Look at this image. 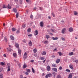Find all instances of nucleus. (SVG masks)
Masks as SVG:
<instances>
[{
  "label": "nucleus",
  "mask_w": 78,
  "mask_h": 78,
  "mask_svg": "<svg viewBox=\"0 0 78 78\" xmlns=\"http://www.w3.org/2000/svg\"><path fill=\"white\" fill-rule=\"evenodd\" d=\"M3 56L4 57H5V58H6V55L5 54H4Z\"/></svg>",
  "instance_id": "nucleus-59"
},
{
  "label": "nucleus",
  "mask_w": 78,
  "mask_h": 78,
  "mask_svg": "<svg viewBox=\"0 0 78 78\" xmlns=\"http://www.w3.org/2000/svg\"><path fill=\"white\" fill-rule=\"evenodd\" d=\"M58 53L59 56H61L62 55V54L61 53V52H58Z\"/></svg>",
  "instance_id": "nucleus-35"
},
{
  "label": "nucleus",
  "mask_w": 78,
  "mask_h": 78,
  "mask_svg": "<svg viewBox=\"0 0 78 78\" xmlns=\"http://www.w3.org/2000/svg\"><path fill=\"white\" fill-rule=\"evenodd\" d=\"M73 55V52H72L69 53V56H72V55Z\"/></svg>",
  "instance_id": "nucleus-25"
},
{
  "label": "nucleus",
  "mask_w": 78,
  "mask_h": 78,
  "mask_svg": "<svg viewBox=\"0 0 78 78\" xmlns=\"http://www.w3.org/2000/svg\"><path fill=\"white\" fill-rule=\"evenodd\" d=\"M76 58H74L73 59V62H75L76 61Z\"/></svg>",
  "instance_id": "nucleus-47"
},
{
  "label": "nucleus",
  "mask_w": 78,
  "mask_h": 78,
  "mask_svg": "<svg viewBox=\"0 0 78 78\" xmlns=\"http://www.w3.org/2000/svg\"><path fill=\"white\" fill-rule=\"evenodd\" d=\"M26 71L28 73H30V72H31V70L30 69H27Z\"/></svg>",
  "instance_id": "nucleus-15"
},
{
  "label": "nucleus",
  "mask_w": 78,
  "mask_h": 78,
  "mask_svg": "<svg viewBox=\"0 0 78 78\" xmlns=\"http://www.w3.org/2000/svg\"><path fill=\"white\" fill-rule=\"evenodd\" d=\"M29 44L30 46H31L32 45V42L30 41L29 43Z\"/></svg>",
  "instance_id": "nucleus-36"
},
{
  "label": "nucleus",
  "mask_w": 78,
  "mask_h": 78,
  "mask_svg": "<svg viewBox=\"0 0 78 78\" xmlns=\"http://www.w3.org/2000/svg\"><path fill=\"white\" fill-rule=\"evenodd\" d=\"M12 30L13 31H15L16 30V29L14 28H13L12 29Z\"/></svg>",
  "instance_id": "nucleus-38"
},
{
  "label": "nucleus",
  "mask_w": 78,
  "mask_h": 78,
  "mask_svg": "<svg viewBox=\"0 0 78 78\" xmlns=\"http://www.w3.org/2000/svg\"><path fill=\"white\" fill-rule=\"evenodd\" d=\"M72 78V74H69L68 78Z\"/></svg>",
  "instance_id": "nucleus-28"
},
{
  "label": "nucleus",
  "mask_w": 78,
  "mask_h": 78,
  "mask_svg": "<svg viewBox=\"0 0 78 78\" xmlns=\"http://www.w3.org/2000/svg\"><path fill=\"white\" fill-rule=\"evenodd\" d=\"M3 69V68H0V73L2 71V70Z\"/></svg>",
  "instance_id": "nucleus-48"
},
{
  "label": "nucleus",
  "mask_w": 78,
  "mask_h": 78,
  "mask_svg": "<svg viewBox=\"0 0 78 78\" xmlns=\"http://www.w3.org/2000/svg\"><path fill=\"white\" fill-rule=\"evenodd\" d=\"M16 18H18V17H19V13H17L16 15Z\"/></svg>",
  "instance_id": "nucleus-42"
},
{
  "label": "nucleus",
  "mask_w": 78,
  "mask_h": 78,
  "mask_svg": "<svg viewBox=\"0 0 78 78\" xmlns=\"http://www.w3.org/2000/svg\"><path fill=\"white\" fill-rule=\"evenodd\" d=\"M34 60H31L30 61V62H34Z\"/></svg>",
  "instance_id": "nucleus-60"
},
{
  "label": "nucleus",
  "mask_w": 78,
  "mask_h": 78,
  "mask_svg": "<svg viewBox=\"0 0 78 78\" xmlns=\"http://www.w3.org/2000/svg\"><path fill=\"white\" fill-rule=\"evenodd\" d=\"M15 45L16 48H19V44L18 43H16Z\"/></svg>",
  "instance_id": "nucleus-13"
},
{
  "label": "nucleus",
  "mask_w": 78,
  "mask_h": 78,
  "mask_svg": "<svg viewBox=\"0 0 78 78\" xmlns=\"http://www.w3.org/2000/svg\"><path fill=\"white\" fill-rule=\"evenodd\" d=\"M28 33H30L31 32V28H29L27 29Z\"/></svg>",
  "instance_id": "nucleus-31"
},
{
  "label": "nucleus",
  "mask_w": 78,
  "mask_h": 78,
  "mask_svg": "<svg viewBox=\"0 0 78 78\" xmlns=\"http://www.w3.org/2000/svg\"><path fill=\"white\" fill-rule=\"evenodd\" d=\"M56 78H61V76L60 75H57Z\"/></svg>",
  "instance_id": "nucleus-46"
},
{
  "label": "nucleus",
  "mask_w": 78,
  "mask_h": 78,
  "mask_svg": "<svg viewBox=\"0 0 78 78\" xmlns=\"http://www.w3.org/2000/svg\"><path fill=\"white\" fill-rule=\"evenodd\" d=\"M25 75H29V73H28V72H26L25 73Z\"/></svg>",
  "instance_id": "nucleus-50"
},
{
  "label": "nucleus",
  "mask_w": 78,
  "mask_h": 78,
  "mask_svg": "<svg viewBox=\"0 0 78 78\" xmlns=\"http://www.w3.org/2000/svg\"><path fill=\"white\" fill-rule=\"evenodd\" d=\"M40 10H42V7H40Z\"/></svg>",
  "instance_id": "nucleus-62"
},
{
  "label": "nucleus",
  "mask_w": 78,
  "mask_h": 78,
  "mask_svg": "<svg viewBox=\"0 0 78 78\" xmlns=\"http://www.w3.org/2000/svg\"><path fill=\"white\" fill-rule=\"evenodd\" d=\"M33 36V34H30L28 35V36H29V37H31V36Z\"/></svg>",
  "instance_id": "nucleus-51"
},
{
  "label": "nucleus",
  "mask_w": 78,
  "mask_h": 78,
  "mask_svg": "<svg viewBox=\"0 0 78 78\" xmlns=\"http://www.w3.org/2000/svg\"><path fill=\"white\" fill-rule=\"evenodd\" d=\"M0 65H2V66H5V64L4 63H3V62H0Z\"/></svg>",
  "instance_id": "nucleus-23"
},
{
  "label": "nucleus",
  "mask_w": 78,
  "mask_h": 78,
  "mask_svg": "<svg viewBox=\"0 0 78 78\" xmlns=\"http://www.w3.org/2000/svg\"><path fill=\"white\" fill-rule=\"evenodd\" d=\"M46 36V38L47 39H49V38H50V36L49 35H47L45 36Z\"/></svg>",
  "instance_id": "nucleus-30"
},
{
  "label": "nucleus",
  "mask_w": 78,
  "mask_h": 78,
  "mask_svg": "<svg viewBox=\"0 0 78 78\" xmlns=\"http://www.w3.org/2000/svg\"><path fill=\"white\" fill-rule=\"evenodd\" d=\"M53 40H57L58 39V37H52Z\"/></svg>",
  "instance_id": "nucleus-21"
},
{
  "label": "nucleus",
  "mask_w": 78,
  "mask_h": 78,
  "mask_svg": "<svg viewBox=\"0 0 78 78\" xmlns=\"http://www.w3.org/2000/svg\"><path fill=\"white\" fill-rule=\"evenodd\" d=\"M34 34L35 36H37L38 34V31L37 30H35L34 31Z\"/></svg>",
  "instance_id": "nucleus-3"
},
{
  "label": "nucleus",
  "mask_w": 78,
  "mask_h": 78,
  "mask_svg": "<svg viewBox=\"0 0 78 78\" xmlns=\"http://www.w3.org/2000/svg\"><path fill=\"white\" fill-rule=\"evenodd\" d=\"M33 51L34 53H36L37 52V49H34L33 50Z\"/></svg>",
  "instance_id": "nucleus-29"
},
{
  "label": "nucleus",
  "mask_w": 78,
  "mask_h": 78,
  "mask_svg": "<svg viewBox=\"0 0 78 78\" xmlns=\"http://www.w3.org/2000/svg\"><path fill=\"white\" fill-rule=\"evenodd\" d=\"M32 72L33 73H35V70H34V69H33V68H32Z\"/></svg>",
  "instance_id": "nucleus-34"
},
{
  "label": "nucleus",
  "mask_w": 78,
  "mask_h": 78,
  "mask_svg": "<svg viewBox=\"0 0 78 78\" xmlns=\"http://www.w3.org/2000/svg\"><path fill=\"white\" fill-rule=\"evenodd\" d=\"M18 53L20 54H21V53L22 52V50H20V49H19L18 50Z\"/></svg>",
  "instance_id": "nucleus-22"
},
{
  "label": "nucleus",
  "mask_w": 78,
  "mask_h": 78,
  "mask_svg": "<svg viewBox=\"0 0 78 78\" xmlns=\"http://www.w3.org/2000/svg\"><path fill=\"white\" fill-rule=\"evenodd\" d=\"M75 62H76V63L77 64H78V60H76V61H75Z\"/></svg>",
  "instance_id": "nucleus-52"
},
{
  "label": "nucleus",
  "mask_w": 78,
  "mask_h": 78,
  "mask_svg": "<svg viewBox=\"0 0 78 78\" xmlns=\"http://www.w3.org/2000/svg\"><path fill=\"white\" fill-rule=\"evenodd\" d=\"M10 38L12 41H14V37L12 35L10 36Z\"/></svg>",
  "instance_id": "nucleus-20"
},
{
  "label": "nucleus",
  "mask_w": 78,
  "mask_h": 78,
  "mask_svg": "<svg viewBox=\"0 0 78 78\" xmlns=\"http://www.w3.org/2000/svg\"><path fill=\"white\" fill-rule=\"evenodd\" d=\"M7 7H8V8L9 9H11V6L9 5V4H8V5L7 6Z\"/></svg>",
  "instance_id": "nucleus-27"
},
{
  "label": "nucleus",
  "mask_w": 78,
  "mask_h": 78,
  "mask_svg": "<svg viewBox=\"0 0 78 78\" xmlns=\"http://www.w3.org/2000/svg\"><path fill=\"white\" fill-rule=\"evenodd\" d=\"M22 27L23 28H25L26 27V26L25 24H23L22 25Z\"/></svg>",
  "instance_id": "nucleus-40"
},
{
  "label": "nucleus",
  "mask_w": 78,
  "mask_h": 78,
  "mask_svg": "<svg viewBox=\"0 0 78 78\" xmlns=\"http://www.w3.org/2000/svg\"><path fill=\"white\" fill-rule=\"evenodd\" d=\"M4 40L5 42H7V41H8V38H7L5 37Z\"/></svg>",
  "instance_id": "nucleus-45"
},
{
  "label": "nucleus",
  "mask_w": 78,
  "mask_h": 78,
  "mask_svg": "<svg viewBox=\"0 0 78 78\" xmlns=\"http://www.w3.org/2000/svg\"><path fill=\"white\" fill-rule=\"evenodd\" d=\"M74 15L76 16V15H77V14H78V13L77 12L75 11L74 12Z\"/></svg>",
  "instance_id": "nucleus-44"
},
{
  "label": "nucleus",
  "mask_w": 78,
  "mask_h": 78,
  "mask_svg": "<svg viewBox=\"0 0 78 78\" xmlns=\"http://www.w3.org/2000/svg\"><path fill=\"white\" fill-rule=\"evenodd\" d=\"M59 69L60 70H62V66H60L59 68Z\"/></svg>",
  "instance_id": "nucleus-43"
},
{
  "label": "nucleus",
  "mask_w": 78,
  "mask_h": 78,
  "mask_svg": "<svg viewBox=\"0 0 78 78\" xmlns=\"http://www.w3.org/2000/svg\"><path fill=\"white\" fill-rule=\"evenodd\" d=\"M69 68L72 69V70H73V65H70L69 66Z\"/></svg>",
  "instance_id": "nucleus-12"
},
{
  "label": "nucleus",
  "mask_w": 78,
  "mask_h": 78,
  "mask_svg": "<svg viewBox=\"0 0 78 78\" xmlns=\"http://www.w3.org/2000/svg\"><path fill=\"white\" fill-rule=\"evenodd\" d=\"M34 56H35V57H36V56H37V54H34Z\"/></svg>",
  "instance_id": "nucleus-55"
},
{
  "label": "nucleus",
  "mask_w": 78,
  "mask_h": 78,
  "mask_svg": "<svg viewBox=\"0 0 78 78\" xmlns=\"http://www.w3.org/2000/svg\"><path fill=\"white\" fill-rule=\"evenodd\" d=\"M27 66L26 65V64L24 63L23 65V68L24 69H25L26 68H27Z\"/></svg>",
  "instance_id": "nucleus-16"
},
{
  "label": "nucleus",
  "mask_w": 78,
  "mask_h": 78,
  "mask_svg": "<svg viewBox=\"0 0 78 78\" xmlns=\"http://www.w3.org/2000/svg\"><path fill=\"white\" fill-rule=\"evenodd\" d=\"M15 2H18V0H15Z\"/></svg>",
  "instance_id": "nucleus-63"
},
{
  "label": "nucleus",
  "mask_w": 78,
  "mask_h": 78,
  "mask_svg": "<svg viewBox=\"0 0 78 78\" xmlns=\"http://www.w3.org/2000/svg\"><path fill=\"white\" fill-rule=\"evenodd\" d=\"M12 11L16 13L17 12V9L16 8H14L13 9Z\"/></svg>",
  "instance_id": "nucleus-8"
},
{
  "label": "nucleus",
  "mask_w": 78,
  "mask_h": 78,
  "mask_svg": "<svg viewBox=\"0 0 78 78\" xmlns=\"http://www.w3.org/2000/svg\"><path fill=\"white\" fill-rule=\"evenodd\" d=\"M13 56L15 57V58H17V54L15 53H13Z\"/></svg>",
  "instance_id": "nucleus-9"
},
{
  "label": "nucleus",
  "mask_w": 78,
  "mask_h": 78,
  "mask_svg": "<svg viewBox=\"0 0 78 78\" xmlns=\"http://www.w3.org/2000/svg\"><path fill=\"white\" fill-rule=\"evenodd\" d=\"M16 33H17V34H19L20 33V29H19L17 30Z\"/></svg>",
  "instance_id": "nucleus-33"
},
{
  "label": "nucleus",
  "mask_w": 78,
  "mask_h": 78,
  "mask_svg": "<svg viewBox=\"0 0 78 78\" xmlns=\"http://www.w3.org/2000/svg\"><path fill=\"white\" fill-rule=\"evenodd\" d=\"M0 78H3V74H1L0 75Z\"/></svg>",
  "instance_id": "nucleus-37"
},
{
  "label": "nucleus",
  "mask_w": 78,
  "mask_h": 78,
  "mask_svg": "<svg viewBox=\"0 0 78 78\" xmlns=\"http://www.w3.org/2000/svg\"><path fill=\"white\" fill-rule=\"evenodd\" d=\"M27 58V52H25L24 54L23 55V58H24V60H25Z\"/></svg>",
  "instance_id": "nucleus-2"
},
{
  "label": "nucleus",
  "mask_w": 78,
  "mask_h": 78,
  "mask_svg": "<svg viewBox=\"0 0 78 78\" xmlns=\"http://www.w3.org/2000/svg\"><path fill=\"white\" fill-rule=\"evenodd\" d=\"M66 72H70V70L68 69H66Z\"/></svg>",
  "instance_id": "nucleus-39"
},
{
  "label": "nucleus",
  "mask_w": 78,
  "mask_h": 78,
  "mask_svg": "<svg viewBox=\"0 0 78 78\" xmlns=\"http://www.w3.org/2000/svg\"><path fill=\"white\" fill-rule=\"evenodd\" d=\"M62 41H65V38H64L62 37Z\"/></svg>",
  "instance_id": "nucleus-54"
},
{
  "label": "nucleus",
  "mask_w": 78,
  "mask_h": 78,
  "mask_svg": "<svg viewBox=\"0 0 78 78\" xmlns=\"http://www.w3.org/2000/svg\"><path fill=\"white\" fill-rule=\"evenodd\" d=\"M73 28L70 27L69 29V32H72V31H73Z\"/></svg>",
  "instance_id": "nucleus-14"
},
{
  "label": "nucleus",
  "mask_w": 78,
  "mask_h": 78,
  "mask_svg": "<svg viewBox=\"0 0 78 78\" xmlns=\"http://www.w3.org/2000/svg\"><path fill=\"white\" fill-rule=\"evenodd\" d=\"M51 14L53 16V17H55V15L54 14V13H52Z\"/></svg>",
  "instance_id": "nucleus-49"
},
{
  "label": "nucleus",
  "mask_w": 78,
  "mask_h": 78,
  "mask_svg": "<svg viewBox=\"0 0 78 78\" xmlns=\"http://www.w3.org/2000/svg\"><path fill=\"white\" fill-rule=\"evenodd\" d=\"M42 55H46V52L45 51H44L43 52L41 53Z\"/></svg>",
  "instance_id": "nucleus-24"
},
{
  "label": "nucleus",
  "mask_w": 78,
  "mask_h": 78,
  "mask_svg": "<svg viewBox=\"0 0 78 78\" xmlns=\"http://www.w3.org/2000/svg\"><path fill=\"white\" fill-rule=\"evenodd\" d=\"M48 41H46L44 42V44H47V43H48Z\"/></svg>",
  "instance_id": "nucleus-53"
},
{
  "label": "nucleus",
  "mask_w": 78,
  "mask_h": 78,
  "mask_svg": "<svg viewBox=\"0 0 78 78\" xmlns=\"http://www.w3.org/2000/svg\"><path fill=\"white\" fill-rule=\"evenodd\" d=\"M3 8H6V7H5V5H3Z\"/></svg>",
  "instance_id": "nucleus-58"
},
{
  "label": "nucleus",
  "mask_w": 78,
  "mask_h": 78,
  "mask_svg": "<svg viewBox=\"0 0 78 78\" xmlns=\"http://www.w3.org/2000/svg\"><path fill=\"white\" fill-rule=\"evenodd\" d=\"M52 70H53V71H54L55 72H57V69L55 68H52Z\"/></svg>",
  "instance_id": "nucleus-5"
},
{
  "label": "nucleus",
  "mask_w": 78,
  "mask_h": 78,
  "mask_svg": "<svg viewBox=\"0 0 78 78\" xmlns=\"http://www.w3.org/2000/svg\"><path fill=\"white\" fill-rule=\"evenodd\" d=\"M7 65L8 66V69H7V71H10V70H11V69H10V66H9V63Z\"/></svg>",
  "instance_id": "nucleus-7"
},
{
  "label": "nucleus",
  "mask_w": 78,
  "mask_h": 78,
  "mask_svg": "<svg viewBox=\"0 0 78 78\" xmlns=\"http://www.w3.org/2000/svg\"><path fill=\"white\" fill-rule=\"evenodd\" d=\"M66 30V28H64L62 31V32L63 34H64L65 32V31Z\"/></svg>",
  "instance_id": "nucleus-6"
},
{
  "label": "nucleus",
  "mask_w": 78,
  "mask_h": 78,
  "mask_svg": "<svg viewBox=\"0 0 78 78\" xmlns=\"http://www.w3.org/2000/svg\"><path fill=\"white\" fill-rule=\"evenodd\" d=\"M40 59H41L42 61H44V59H45V58L44 57H41L40 58Z\"/></svg>",
  "instance_id": "nucleus-26"
},
{
  "label": "nucleus",
  "mask_w": 78,
  "mask_h": 78,
  "mask_svg": "<svg viewBox=\"0 0 78 78\" xmlns=\"http://www.w3.org/2000/svg\"><path fill=\"white\" fill-rule=\"evenodd\" d=\"M51 30L52 31V32H54L55 33H56V30H53V29H51Z\"/></svg>",
  "instance_id": "nucleus-32"
},
{
  "label": "nucleus",
  "mask_w": 78,
  "mask_h": 78,
  "mask_svg": "<svg viewBox=\"0 0 78 78\" xmlns=\"http://www.w3.org/2000/svg\"><path fill=\"white\" fill-rule=\"evenodd\" d=\"M30 18L32 19H33V16L31 14L30 16Z\"/></svg>",
  "instance_id": "nucleus-41"
},
{
  "label": "nucleus",
  "mask_w": 78,
  "mask_h": 78,
  "mask_svg": "<svg viewBox=\"0 0 78 78\" xmlns=\"http://www.w3.org/2000/svg\"><path fill=\"white\" fill-rule=\"evenodd\" d=\"M12 50L10 48H7V51H11Z\"/></svg>",
  "instance_id": "nucleus-19"
},
{
  "label": "nucleus",
  "mask_w": 78,
  "mask_h": 78,
  "mask_svg": "<svg viewBox=\"0 0 78 78\" xmlns=\"http://www.w3.org/2000/svg\"><path fill=\"white\" fill-rule=\"evenodd\" d=\"M44 75H45V73H43L42 74V76H44Z\"/></svg>",
  "instance_id": "nucleus-57"
},
{
  "label": "nucleus",
  "mask_w": 78,
  "mask_h": 78,
  "mask_svg": "<svg viewBox=\"0 0 78 78\" xmlns=\"http://www.w3.org/2000/svg\"><path fill=\"white\" fill-rule=\"evenodd\" d=\"M40 24L41 27H43V26H44V22L42 21L40 23Z\"/></svg>",
  "instance_id": "nucleus-11"
},
{
  "label": "nucleus",
  "mask_w": 78,
  "mask_h": 78,
  "mask_svg": "<svg viewBox=\"0 0 78 78\" xmlns=\"http://www.w3.org/2000/svg\"><path fill=\"white\" fill-rule=\"evenodd\" d=\"M52 67H57V66H56V65L55 64H52Z\"/></svg>",
  "instance_id": "nucleus-18"
},
{
  "label": "nucleus",
  "mask_w": 78,
  "mask_h": 78,
  "mask_svg": "<svg viewBox=\"0 0 78 78\" xmlns=\"http://www.w3.org/2000/svg\"><path fill=\"white\" fill-rule=\"evenodd\" d=\"M19 66L20 67H21V65L20 64H19Z\"/></svg>",
  "instance_id": "nucleus-64"
},
{
  "label": "nucleus",
  "mask_w": 78,
  "mask_h": 78,
  "mask_svg": "<svg viewBox=\"0 0 78 78\" xmlns=\"http://www.w3.org/2000/svg\"><path fill=\"white\" fill-rule=\"evenodd\" d=\"M59 62H60V59H57L55 61V62L57 64H59Z\"/></svg>",
  "instance_id": "nucleus-10"
},
{
  "label": "nucleus",
  "mask_w": 78,
  "mask_h": 78,
  "mask_svg": "<svg viewBox=\"0 0 78 78\" xmlns=\"http://www.w3.org/2000/svg\"><path fill=\"white\" fill-rule=\"evenodd\" d=\"M52 74H53V76H54V77L55 78V76H56V73L55 72H53L52 73Z\"/></svg>",
  "instance_id": "nucleus-17"
},
{
  "label": "nucleus",
  "mask_w": 78,
  "mask_h": 78,
  "mask_svg": "<svg viewBox=\"0 0 78 78\" xmlns=\"http://www.w3.org/2000/svg\"><path fill=\"white\" fill-rule=\"evenodd\" d=\"M57 51V49H56V48L53 50V51Z\"/></svg>",
  "instance_id": "nucleus-56"
},
{
  "label": "nucleus",
  "mask_w": 78,
  "mask_h": 78,
  "mask_svg": "<svg viewBox=\"0 0 78 78\" xmlns=\"http://www.w3.org/2000/svg\"><path fill=\"white\" fill-rule=\"evenodd\" d=\"M47 70L48 71H50V66H48L47 67Z\"/></svg>",
  "instance_id": "nucleus-4"
},
{
  "label": "nucleus",
  "mask_w": 78,
  "mask_h": 78,
  "mask_svg": "<svg viewBox=\"0 0 78 78\" xmlns=\"http://www.w3.org/2000/svg\"><path fill=\"white\" fill-rule=\"evenodd\" d=\"M51 76H52V74L51 73H50L47 74L45 76V77L46 78H48V77H51Z\"/></svg>",
  "instance_id": "nucleus-1"
},
{
  "label": "nucleus",
  "mask_w": 78,
  "mask_h": 78,
  "mask_svg": "<svg viewBox=\"0 0 78 78\" xmlns=\"http://www.w3.org/2000/svg\"><path fill=\"white\" fill-rule=\"evenodd\" d=\"M51 58H55V56L54 55H52L51 56Z\"/></svg>",
  "instance_id": "nucleus-61"
}]
</instances>
